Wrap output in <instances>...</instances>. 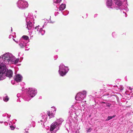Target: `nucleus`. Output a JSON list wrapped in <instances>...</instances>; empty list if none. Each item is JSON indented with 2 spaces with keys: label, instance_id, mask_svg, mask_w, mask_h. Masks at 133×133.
<instances>
[{
  "label": "nucleus",
  "instance_id": "bb28decb",
  "mask_svg": "<svg viewBox=\"0 0 133 133\" xmlns=\"http://www.w3.org/2000/svg\"><path fill=\"white\" fill-rule=\"evenodd\" d=\"M112 35L113 37H115V36L116 34L115 32H113L112 33Z\"/></svg>",
  "mask_w": 133,
  "mask_h": 133
},
{
  "label": "nucleus",
  "instance_id": "2eb2a0df",
  "mask_svg": "<svg viewBox=\"0 0 133 133\" xmlns=\"http://www.w3.org/2000/svg\"><path fill=\"white\" fill-rule=\"evenodd\" d=\"M127 0H114L116 5L119 7L121 6L123 1H127Z\"/></svg>",
  "mask_w": 133,
  "mask_h": 133
},
{
  "label": "nucleus",
  "instance_id": "c9c22d12",
  "mask_svg": "<svg viewBox=\"0 0 133 133\" xmlns=\"http://www.w3.org/2000/svg\"><path fill=\"white\" fill-rule=\"evenodd\" d=\"M12 36L11 35H10L9 36V38H11V37Z\"/></svg>",
  "mask_w": 133,
  "mask_h": 133
},
{
  "label": "nucleus",
  "instance_id": "412c9836",
  "mask_svg": "<svg viewBox=\"0 0 133 133\" xmlns=\"http://www.w3.org/2000/svg\"><path fill=\"white\" fill-rule=\"evenodd\" d=\"M9 98L8 96H6L3 98V100L5 102H7L9 100Z\"/></svg>",
  "mask_w": 133,
  "mask_h": 133
},
{
  "label": "nucleus",
  "instance_id": "1a4fd4ad",
  "mask_svg": "<svg viewBox=\"0 0 133 133\" xmlns=\"http://www.w3.org/2000/svg\"><path fill=\"white\" fill-rule=\"evenodd\" d=\"M55 129V131H57L59 129V126L56 123L54 122L51 125L50 129L51 131H53Z\"/></svg>",
  "mask_w": 133,
  "mask_h": 133
},
{
  "label": "nucleus",
  "instance_id": "ddd939ff",
  "mask_svg": "<svg viewBox=\"0 0 133 133\" xmlns=\"http://www.w3.org/2000/svg\"><path fill=\"white\" fill-rule=\"evenodd\" d=\"M26 22H27L29 21H34L32 13L29 14L28 17H26Z\"/></svg>",
  "mask_w": 133,
  "mask_h": 133
},
{
  "label": "nucleus",
  "instance_id": "5701e85b",
  "mask_svg": "<svg viewBox=\"0 0 133 133\" xmlns=\"http://www.w3.org/2000/svg\"><path fill=\"white\" fill-rule=\"evenodd\" d=\"M57 11H56L55 12V16H56L58 15V14L59 13V10H58V8H57Z\"/></svg>",
  "mask_w": 133,
  "mask_h": 133
},
{
  "label": "nucleus",
  "instance_id": "37998d69",
  "mask_svg": "<svg viewBox=\"0 0 133 133\" xmlns=\"http://www.w3.org/2000/svg\"><path fill=\"white\" fill-rule=\"evenodd\" d=\"M20 52L19 53V54H18V55H19V54H20Z\"/></svg>",
  "mask_w": 133,
  "mask_h": 133
},
{
  "label": "nucleus",
  "instance_id": "de8ad7c7",
  "mask_svg": "<svg viewBox=\"0 0 133 133\" xmlns=\"http://www.w3.org/2000/svg\"><path fill=\"white\" fill-rule=\"evenodd\" d=\"M48 133H49V132H48Z\"/></svg>",
  "mask_w": 133,
  "mask_h": 133
},
{
  "label": "nucleus",
  "instance_id": "a878e982",
  "mask_svg": "<svg viewBox=\"0 0 133 133\" xmlns=\"http://www.w3.org/2000/svg\"><path fill=\"white\" fill-rule=\"evenodd\" d=\"M10 127L11 130H13L15 128V127H14L12 125L10 126Z\"/></svg>",
  "mask_w": 133,
  "mask_h": 133
},
{
  "label": "nucleus",
  "instance_id": "6e6552de",
  "mask_svg": "<svg viewBox=\"0 0 133 133\" xmlns=\"http://www.w3.org/2000/svg\"><path fill=\"white\" fill-rule=\"evenodd\" d=\"M27 27L29 30V34L30 36H31V37H32L33 36V35H31L32 33V31L31 30V28L32 27V24L30 21H27Z\"/></svg>",
  "mask_w": 133,
  "mask_h": 133
},
{
  "label": "nucleus",
  "instance_id": "a19ab883",
  "mask_svg": "<svg viewBox=\"0 0 133 133\" xmlns=\"http://www.w3.org/2000/svg\"><path fill=\"white\" fill-rule=\"evenodd\" d=\"M33 122V123H35V122H34V121H33V122Z\"/></svg>",
  "mask_w": 133,
  "mask_h": 133
},
{
  "label": "nucleus",
  "instance_id": "f03ea898",
  "mask_svg": "<svg viewBox=\"0 0 133 133\" xmlns=\"http://www.w3.org/2000/svg\"><path fill=\"white\" fill-rule=\"evenodd\" d=\"M37 90L34 88H29L26 89V95L24 96V99L28 101L37 94Z\"/></svg>",
  "mask_w": 133,
  "mask_h": 133
},
{
  "label": "nucleus",
  "instance_id": "c756f323",
  "mask_svg": "<svg viewBox=\"0 0 133 133\" xmlns=\"http://www.w3.org/2000/svg\"><path fill=\"white\" fill-rule=\"evenodd\" d=\"M25 132L24 133H29L27 131V130H28V129H24Z\"/></svg>",
  "mask_w": 133,
  "mask_h": 133
},
{
  "label": "nucleus",
  "instance_id": "9d476101",
  "mask_svg": "<svg viewBox=\"0 0 133 133\" xmlns=\"http://www.w3.org/2000/svg\"><path fill=\"white\" fill-rule=\"evenodd\" d=\"M52 110H53V112H51V114L50 113V111H48L47 112V115L49 117V118H51L54 116V115L55 112V111H56V108L55 107H52Z\"/></svg>",
  "mask_w": 133,
  "mask_h": 133
},
{
  "label": "nucleus",
  "instance_id": "49530a36",
  "mask_svg": "<svg viewBox=\"0 0 133 133\" xmlns=\"http://www.w3.org/2000/svg\"><path fill=\"white\" fill-rule=\"evenodd\" d=\"M85 102H86V101H84Z\"/></svg>",
  "mask_w": 133,
  "mask_h": 133
},
{
  "label": "nucleus",
  "instance_id": "dca6fc26",
  "mask_svg": "<svg viewBox=\"0 0 133 133\" xmlns=\"http://www.w3.org/2000/svg\"><path fill=\"white\" fill-rule=\"evenodd\" d=\"M65 4H62L59 6V8L58 9L59 10V11L61 12H62V11L65 8Z\"/></svg>",
  "mask_w": 133,
  "mask_h": 133
},
{
  "label": "nucleus",
  "instance_id": "f3484780",
  "mask_svg": "<svg viewBox=\"0 0 133 133\" xmlns=\"http://www.w3.org/2000/svg\"><path fill=\"white\" fill-rule=\"evenodd\" d=\"M64 121L63 119L62 118H60L59 119H57L55 123H56L59 126L61 124L62 122Z\"/></svg>",
  "mask_w": 133,
  "mask_h": 133
},
{
  "label": "nucleus",
  "instance_id": "a18cd8bd",
  "mask_svg": "<svg viewBox=\"0 0 133 133\" xmlns=\"http://www.w3.org/2000/svg\"><path fill=\"white\" fill-rule=\"evenodd\" d=\"M43 27H44V26H43Z\"/></svg>",
  "mask_w": 133,
  "mask_h": 133
},
{
  "label": "nucleus",
  "instance_id": "aec40b11",
  "mask_svg": "<svg viewBox=\"0 0 133 133\" xmlns=\"http://www.w3.org/2000/svg\"><path fill=\"white\" fill-rule=\"evenodd\" d=\"M61 1V0H54L53 2L54 3L58 4L60 3Z\"/></svg>",
  "mask_w": 133,
  "mask_h": 133
},
{
  "label": "nucleus",
  "instance_id": "4be33fe9",
  "mask_svg": "<svg viewBox=\"0 0 133 133\" xmlns=\"http://www.w3.org/2000/svg\"><path fill=\"white\" fill-rule=\"evenodd\" d=\"M115 115L113 116L112 117L111 116H109L106 119V121H109L110 120V119L112 118L113 117H115Z\"/></svg>",
  "mask_w": 133,
  "mask_h": 133
},
{
  "label": "nucleus",
  "instance_id": "58836bf2",
  "mask_svg": "<svg viewBox=\"0 0 133 133\" xmlns=\"http://www.w3.org/2000/svg\"><path fill=\"white\" fill-rule=\"evenodd\" d=\"M12 28L11 27V31H12Z\"/></svg>",
  "mask_w": 133,
  "mask_h": 133
},
{
  "label": "nucleus",
  "instance_id": "7ed1b4c3",
  "mask_svg": "<svg viewBox=\"0 0 133 133\" xmlns=\"http://www.w3.org/2000/svg\"><path fill=\"white\" fill-rule=\"evenodd\" d=\"M68 67L65 66L63 64H61L59 66V70L58 71L60 75L61 76L65 75L69 71Z\"/></svg>",
  "mask_w": 133,
  "mask_h": 133
},
{
  "label": "nucleus",
  "instance_id": "0eeeda50",
  "mask_svg": "<svg viewBox=\"0 0 133 133\" xmlns=\"http://www.w3.org/2000/svg\"><path fill=\"white\" fill-rule=\"evenodd\" d=\"M23 39H20L19 41V45L20 47L22 48H23L25 47V50H28L29 49V48H28V47H26V44L28 43L26 42Z\"/></svg>",
  "mask_w": 133,
  "mask_h": 133
},
{
  "label": "nucleus",
  "instance_id": "e433bc0d",
  "mask_svg": "<svg viewBox=\"0 0 133 133\" xmlns=\"http://www.w3.org/2000/svg\"><path fill=\"white\" fill-rule=\"evenodd\" d=\"M3 122H1L0 121V123H2Z\"/></svg>",
  "mask_w": 133,
  "mask_h": 133
},
{
  "label": "nucleus",
  "instance_id": "f704fd0d",
  "mask_svg": "<svg viewBox=\"0 0 133 133\" xmlns=\"http://www.w3.org/2000/svg\"><path fill=\"white\" fill-rule=\"evenodd\" d=\"M13 39V40H14V41H15L17 43V41H16L14 39Z\"/></svg>",
  "mask_w": 133,
  "mask_h": 133
},
{
  "label": "nucleus",
  "instance_id": "c85d7f7f",
  "mask_svg": "<svg viewBox=\"0 0 133 133\" xmlns=\"http://www.w3.org/2000/svg\"><path fill=\"white\" fill-rule=\"evenodd\" d=\"M111 106V104L109 103H108L106 104V106L108 107H110Z\"/></svg>",
  "mask_w": 133,
  "mask_h": 133
},
{
  "label": "nucleus",
  "instance_id": "473e14b6",
  "mask_svg": "<svg viewBox=\"0 0 133 133\" xmlns=\"http://www.w3.org/2000/svg\"><path fill=\"white\" fill-rule=\"evenodd\" d=\"M129 89L130 90H132V88H131L130 87H129Z\"/></svg>",
  "mask_w": 133,
  "mask_h": 133
},
{
  "label": "nucleus",
  "instance_id": "79ce46f5",
  "mask_svg": "<svg viewBox=\"0 0 133 133\" xmlns=\"http://www.w3.org/2000/svg\"><path fill=\"white\" fill-rule=\"evenodd\" d=\"M33 127H35V125H33Z\"/></svg>",
  "mask_w": 133,
  "mask_h": 133
},
{
  "label": "nucleus",
  "instance_id": "9b49d317",
  "mask_svg": "<svg viewBox=\"0 0 133 133\" xmlns=\"http://www.w3.org/2000/svg\"><path fill=\"white\" fill-rule=\"evenodd\" d=\"M35 29L38 32L39 34L42 35H43L45 33V31L43 30L42 28H41L39 25L36 27L35 28Z\"/></svg>",
  "mask_w": 133,
  "mask_h": 133
},
{
  "label": "nucleus",
  "instance_id": "423d86ee",
  "mask_svg": "<svg viewBox=\"0 0 133 133\" xmlns=\"http://www.w3.org/2000/svg\"><path fill=\"white\" fill-rule=\"evenodd\" d=\"M41 117L39 118V121H38V123H41L42 124L45 122L47 120V116L45 112L42 113L41 115Z\"/></svg>",
  "mask_w": 133,
  "mask_h": 133
},
{
  "label": "nucleus",
  "instance_id": "4c0bfd02",
  "mask_svg": "<svg viewBox=\"0 0 133 133\" xmlns=\"http://www.w3.org/2000/svg\"><path fill=\"white\" fill-rule=\"evenodd\" d=\"M125 10V9H122V10ZM123 12H124V11H123Z\"/></svg>",
  "mask_w": 133,
  "mask_h": 133
},
{
  "label": "nucleus",
  "instance_id": "7c9ffc66",
  "mask_svg": "<svg viewBox=\"0 0 133 133\" xmlns=\"http://www.w3.org/2000/svg\"><path fill=\"white\" fill-rule=\"evenodd\" d=\"M98 15L97 14H95L94 15V17H96Z\"/></svg>",
  "mask_w": 133,
  "mask_h": 133
},
{
  "label": "nucleus",
  "instance_id": "a211bd4d",
  "mask_svg": "<svg viewBox=\"0 0 133 133\" xmlns=\"http://www.w3.org/2000/svg\"><path fill=\"white\" fill-rule=\"evenodd\" d=\"M24 40L25 41V42L28 43L29 42V37L27 36L24 35L22 36V37L20 38V39H22Z\"/></svg>",
  "mask_w": 133,
  "mask_h": 133
},
{
  "label": "nucleus",
  "instance_id": "b1692460",
  "mask_svg": "<svg viewBox=\"0 0 133 133\" xmlns=\"http://www.w3.org/2000/svg\"><path fill=\"white\" fill-rule=\"evenodd\" d=\"M92 130V129L91 128H88L87 129L86 131L87 132H90Z\"/></svg>",
  "mask_w": 133,
  "mask_h": 133
},
{
  "label": "nucleus",
  "instance_id": "393cba45",
  "mask_svg": "<svg viewBox=\"0 0 133 133\" xmlns=\"http://www.w3.org/2000/svg\"><path fill=\"white\" fill-rule=\"evenodd\" d=\"M7 115H8V114H3V116L4 117V116H7V119L8 120H8L9 119V118L10 117V116H7Z\"/></svg>",
  "mask_w": 133,
  "mask_h": 133
},
{
  "label": "nucleus",
  "instance_id": "4468645a",
  "mask_svg": "<svg viewBox=\"0 0 133 133\" xmlns=\"http://www.w3.org/2000/svg\"><path fill=\"white\" fill-rule=\"evenodd\" d=\"M22 77L19 74L16 75L15 77V80L17 82H19L22 81Z\"/></svg>",
  "mask_w": 133,
  "mask_h": 133
},
{
  "label": "nucleus",
  "instance_id": "20e7f679",
  "mask_svg": "<svg viewBox=\"0 0 133 133\" xmlns=\"http://www.w3.org/2000/svg\"><path fill=\"white\" fill-rule=\"evenodd\" d=\"M17 5L19 8L22 9L26 8L28 5V2L24 0L18 1L17 3Z\"/></svg>",
  "mask_w": 133,
  "mask_h": 133
},
{
  "label": "nucleus",
  "instance_id": "72a5a7b5",
  "mask_svg": "<svg viewBox=\"0 0 133 133\" xmlns=\"http://www.w3.org/2000/svg\"><path fill=\"white\" fill-rule=\"evenodd\" d=\"M6 123H7V124H6V125H7V124H8V123H7V122H4V123L5 124H6Z\"/></svg>",
  "mask_w": 133,
  "mask_h": 133
},
{
  "label": "nucleus",
  "instance_id": "6ab92c4d",
  "mask_svg": "<svg viewBox=\"0 0 133 133\" xmlns=\"http://www.w3.org/2000/svg\"><path fill=\"white\" fill-rule=\"evenodd\" d=\"M107 5L108 6L110 7L112 4V0H107Z\"/></svg>",
  "mask_w": 133,
  "mask_h": 133
},
{
  "label": "nucleus",
  "instance_id": "c03bdc74",
  "mask_svg": "<svg viewBox=\"0 0 133 133\" xmlns=\"http://www.w3.org/2000/svg\"><path fill=\"white\" fill-rule=\"evenodd\" d=\"M62 14H63V15H64V14L63 13H62Z\"/></svg>",
  "mask_w": 133,
  "mask_h": 133
},
{
  "label": "nucleus",
  "instance_id": "cd10ccee",
  "mask_svg": "<svg viewBox=\"0 0 133 133\" xmlns=\"http://www.w3.org/2000/svg\"><path fill=\"white\" fill-rule=\"evenodd\" d=\"M21 95L20 94H18L17 95V97H20L21 96Z\"/></svg>",
  "mask_w": 133,
  "mask_h": 133
},
{
  "label": "nucleus",
  "instance_id": "f257e3e1",
  "mask_svg": "<svg viewBox=\"0 0 133 133\" xmlns=\"http://www.w3.org/2000/svg\"><path fill=\"white\" fill-rule=\"evenodd\" d=\"M12 54L6 52L0 56V81L5 79L6 65L9 64H16L19 61Z\"/></svg>",
  "mask_w": 133,
  "mask_h": 133
},
{
  "label": "nucleus",
  "instance_id": "39448f33",
  "mask_svg": "<svg viewBox=\"0 0 133 133\" xmlns=\"http://www.w3.org/2000/svg\"><path fill=\"white\" fill-rule=\"evenodd\" d=\"M87 92L83 91L82 92L78 93L75 97V99L77 101H82L86 96Z\"/></svg>",
  "mask_w": 133,
  "mask_h": 133
},
{
  "label": "nucleus",
  "instance_id": "2f4dec72",
  "mask_svg": "<svg viewBox=\"0 0 133 133\" xmlns=\"http://www.w3.org/2000/svg\"><path fill=\"white\" fill-rule=\"evenodd\" d=\"M123 88L122 87L121 88L120 90L121 91H122V90H123Z\"/></svg>",
  "mask_w": 133,
  "mask_h": 133
},
{
  "label": "nucleus",
  "instance_id": "f8f14e48",
  "mask_svg": "<svg viewBox=\"0 0 133 133\" xmlns=\"http://www.w3.org/2000/svg\"><path fill=\"white\" fill-rule=\"evenodd\" d=\"M10 64L8 65H9ZM7 65H6V66ZM6 69V67L5 69ZM6 72V71L4 72V74H5V78L7 76L9 77L10 78L11 77H12V75L13 74L12 72V71L11 70H7V71L6 72V73H5V72Z\"/></svg>",
  "mask_w": 133,
  "mask_h": 133
},
{
  "label": "nucleus",
  "instance_id": "ea45409f",
  "mask_svg": "<svg viewBox=\"0 0 133 133\" xmlns=\"http://www.w3.org/2000/svg\"><path fill=\"white\" fill-rule=\"evenodd\" d=\"M125 14V17H126V13H124Z\"/></svg>",
  "mask_w": 133,
  "mask_h": 133
}]
</instances>
